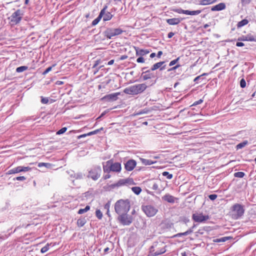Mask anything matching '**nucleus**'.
Wrapping results in <instances>:
<instances>
[{"instance_id":"obj_8","label":"nucleus","mask_w":256,"mask_h":256,"mask_svg":"<svg viewBox=\"0 0 256 256\" xmlns=\"http://www.w3.org/2000/svg\"><path fill=\"white\" fill-rule=\"evenodd\" d=\"M102 169L100 166H95L88 172L89 178L94 180H97L100 176Z\"/></svg>"},{"instance_id":"obj_35","label":"nucleus","mask_w":256,"mask_h":256,"mask_svg":"<svg viewBox=\"0 0 256 256\" xmlns=\"http://www.w3.org/2000/svg\"><path fill=\"white\" fill-rule=\"evenodd\" d=\"M52 164L50 163H46V162H40L38 164V166L39 168L42 167V166H45L46 168H50L52 166Z\"/></svg>"},{"instance_id":"obj_64","label":"nucleus","mask_w":256,"mask_h":256,"mask_svg":"<svg viewBox=\"0 0 256 256\" xmlns=\"http://www.w3.org/2000/svg\"><path fill=\"white\" fill-rule=\"evenodd\" d=\"M109 250H110L109 248L108 247H107L104 249V252L105 253H106L108 252Z\"/></svg>"},{"instance_id":"obj_5","label":"nucleus","mask_w":256,"mask_h":256,"mask_svg":"<svg viewBox=\"0 0 256 256\" xmlns=\"http://www.w3.org/2000/svg\"><path fill=\"white\" fill-rule=\"evenodd\" d=\"M231 210L232 216L234 220H238L242 217L244 212V206L238 204H234Z\"/></svg>"},{"instance_id":"obj_15","label":"nucleus","mask_w":256,"mask_h":256,"mask_svg":"<svg viewBox=\"0 0 256 256\" xmlns=\"http://www.w3.org/2000/svg\"><path fill=\"white\" fill-rule=\"evenodd\" d=\"M174 12L178 14H182L194 16L200 14L202 11L200 10L190 11L188 10H184L182 9H176L174 10Z\"/></svg>"},{"instance_id":"obj_63","label":"nucleus","mask_w":256,"mask_h":256,"mask_svg":"<svg viewBox=\"0 0 256 256\" xmlns=\"http://www.w3.org/2000/svg\"><path fill=\"white\" fill-rule=\"evenodd\" d=\"M156 56V53H154V52H152V54H150V58H154V57H155V56Z\"/></svg>"},{"instance_id":"obj_29","label":"nucleus","mask_w":256,"mask_h":256,"mask_svg":"<svg viewBox=\"0 0 256 256\" xmlns=\"http://www.w3.org/2000/svg\"><path fill=\"white\" fill-rule=\"evenodd\" d=\"M100 62H101L100 60H98L95 62L94 64V66H92V68H96V72H94V74H96V72H98V70H100V69L103 66H101L98 68H96V66L100 63Z\"/></svg>"},{"instance_id":"obj_19","label":"nucleus","mask_w":256,"mask_h":256,"mask_svg":"<svg viewBox=\"0 0 256 256\" xmlns=\"http://www.w3.org/2000/svg\"><path fill=\"white\" fill-rule=\"evenodd\" d=\"M238 40L256 42V38L254 36L251 34H248L246 36H242V37L239 38Z\"/></svg>"},{"instance_id":"obj_45","label":"nucleus","mask_w":256,"mask_h":256,"mask_svg":"<svg viewBox=\"0 0 256 256\" xmlns=\"http://www.w3.org/2000/svg\"><path fill=\"white\" fill-rule=\"evenodd\" d=\"M240 86L242 88H244L246 86V82L244 78H242L240 81Z\"/></svg>"},{"instance_id":"obj_52","label":"nucleus","mask_w":256,"mask_h":256,"mask_svg":"<svg viewBox=\"0 0 256 256\" xmlns=\"http://www.w3.org/2000/svg\"><path fill=\"white\" fill-rule=\"evenodd\" d=\"M86 136H90L89 132H88L87 134H82L78 136V139H80L81 138L86 137Z\"/></svg>"},{"instance_id":"obj_61","label":"nucleus","mask_w":256,"mask_h":256,"mask_svg":"<svg viewBox=\"0 0 256 256\" xmlns=\"http://www.w3.org/2000/svg\"><path fill=\"white\" fill-rule=\"evenodd\" d=\"M114 60H110V61H109L108 63V65H112L114 64Z\"/></svg>"},{"instance_id":"obj_1","label":"nucleus","mask_w":256,"mask_h":256,"mask_svg":"<svg viewBox=\"0 0 256 256\" xmlns=\"http://www.w3.org/2000/svg\"><path fill=\"white\" fill-rule=\"evenodd\" d=\"M130 208V203L128 199L119 200L114 204V210L118 214L128 213Z\"/></svg>"},{"instance_id":"obj_36","label":"nucleus","mask_w":256,"mask_h":256,"mask_svg":"<svg viewBox=\"0 0 256 256\" xmlns=\"http://www.w3.org/2000/svg\"><path fill=\"white\" fill-rule=\"evenodd\" d=\"M96 216L98 220H101L103 216L102 213L100 210L98 209L96 210Z\"/></svg>"},{"instance_id":"obj_14","label":"nucleus","mask_w":256,"mask_h":256,"mask_svg":"<svg viewBox=\"0 0 256 256\" xmlns=\"http://www.w3.org/2000/svg\"><path fill=\"white\" fill-rule=\"evenodd\" d=\"M127 184H134L133 180L132 178L121 179L117 183L108 186V187L110 188H114L116 187H119Z\"/></svg>"},{"instance_id":"obj_6","label":"nucleus","mask_w":256,"mask_h":256,"mask_svg":"<svg viewBox=\"0 0 256 256\" xmlns=\"http://www.w3.org/2000/svg\"><path fill=\"white\" fill-rule=\"evenodd\" d=\"M23 16V13L20 10H17L8 18L10 24L12 26L16 25L20 22Z\"/></svg>"},{"instance_id":"obj_57","label":"nucleus","mask_w":256,"mask_h":256,"mask_svg":"<svg viewBox=\"0 0 256 256\" xmlns=\"http://www.w3.org/2000/svg\"><path fill=\"white\" fill-rule=\"evenodd\" d=\"M174 34L173 32H170L168 34V38H171L174 36Z\"/></svg>"},{"instance_id":"obj_40","label":"nucleus","mask_w":256,"mask_h":256,"mask_svg":"<svg viewBox=\"0 0 256 256\" xmlns=\"http://www.w3.org/2000/svg\"><path fill=\"white\" fill-rule=\"evenodd\" d=\"M49 246H50V244H47L44 246L43 248H41L40 252L42 253H44V252H46L49 250Z\"/></svg>"},{"instance_id":"obj_46","label":"nucleus","mask_w":256,"mask_h":256,"mask_svg":"<svg viewBox=\"0 0 256 256\" xmlns=\"http://www.w3.org/2000/svg\"><path fill=\"white\" fill-rule=\"evenodd\" d=\"M17 180L23 181L26 180V178L24 176H17L15 178H14V180Z\"/></svg>"},{"instance_id":"obj_50","label":"nucleus","mask_w":256,"mask_h":256,"mask_svg":"<svg viewBox=\"0 0 256 256\" xmlns=\"http://www.w3.org/2000/svg\"><path fill=\"white\" fill-rule=\"evenodd\" d=\"M208 198H210V200H214L216 198L217 195L216 194H210L208 196Z\"/></svg>"},{"instance_id":"obj_43","label":"nucleus","mask_w":256,"mask_h":256,"mask_svg":"<svg viewBox=\"0 0 256 256\" xmlns=\"http://www.w3.org/2000/svg\"><path fill=\"white\" fill-rule=\"evenodd\" d=\"M56 64H53L52 66H50V67L48 68H46V70L44 72H43V74H44V75H45V74H48V72H50L52 70V68L53 67L55 66H56Z\"/></svg>"},{"instance_id":"obj_41","label":"nucleus","mask_w":256,"mask_h":256,"mask_svg":"<svg viewBox=\"0 0 256 256\" xmlns=\"http://www.w3.org/2000/svg\"><path fill=\"white\" fill-rule=\"evenodd\" d=\"M102 130H103V128H100L97 129L94 131L90 132H89V134H90V136L96 134Z\"/></svg>"},{"instance_id":"obj_11","label":"nucleus","mask_w":256,"mask_h":256,"mask_svg":"<svg viewBox=\"0 0 256 256\" xmlns=\"http://www.w3.org/2000/svg\"><path fill=\"white\" fill-rule=\"evenodd\" d=\"M32 168L30 166H18L9 170L6 174H12L20 173V172H26L30 170Z\"/></svg>"},{"instance_id":"obj_17","label":"nucleus","mask_w":256,"mask_h":256,"mask_svg":"<svg viewBox=\"0 0 256 256\" xmlns=\"http://www.w3.org/2000/svg\"><path fill=\"white\" fill-rule=\"evenodd\" d=\"M108 6H105L104 7V8L101 10L98 16L92 22V26L96 25L99 22L102 18V16L104 14V10H106Z\"/></svg>"},{"instance_id":"obj_4","label":"nucleus","mask_w":256,"mask_h":256,"mask_svg":"<svg viewBox=\"0 0 256 256\" xmlns=\"http://www.w3.org/2000/svg\"><path fill=\"white\" fill-rule=\"evenodd\" d=\"M166 251V246L164 243H156L150 248L148 256H156L164 253Z\"/></svg>"},{"instance_id":"obj_33","label":"nucleus","mask_w":256,"mask_h":256,"mask_svg":"<svg viewBox=\"0 0 256 256\" xmlns=\"http://www.w3.org/2000/svg\"><path fill=\"white\" fill-rule=\"evenodd\" d=\"M141 162L144 165H150L154 164V162L152 160L144 158H142Z\"/></svg>"},{"instance_id":"obj_22","label":"nucleus","mask_w":256,"mask_h":256,"mask_svg":"<svg viewBox=\"0 0 256 256\" xmlns=\"http://www.w3.org/2000/svg\"><path fill=\"white\" fill-rule=\"evenodd\" d=\"M182 19L179 18H172L166 20L167 23L170 25H176L180 22Z\"/></svg>"},{"instance_id":"obj_39","label":"nucleus","mask_w":256,"mask_h":256,"mask_svg":"<svg viewBox=\"0 0 256 256\" xmlns=\"http://www.w3.org/2000/svg\"><path fill=\"white\" fill-rule=\"evenodd\" d=\"M244 175H245V174L242 172H235L234 174V176L236 178H242L244 176Z\"/></svg>"},{"instance_id":"obj_49","label":"nucleus","mask_w":256,"mask_h":256,"mask_svg":"<svg viewBox=\"0 0 256 256\" xmlns=\"http://www.w3.org/2000/svg\"><path fill=\"white\" fill-rule=\"evenodd\" d=\"M179 58H178L176 59L171 61L169 64V66H174V64H175L177 62Z\"/></svg>"},{"instance_id":"obj_62","label":"nucleus","mask_w":256,"mask_h":256,"mask_svg":"<svg viewBox=\"0 0 256 256\" xmlns=\"http://www.w3.org/2000/svg\"><path fill=\"white\" fill-rule=\"evenodd\" d=\"M64 84V82L62 81L58 80L56 82V84H57L58 85H61V84Z\"/></svg>"},{"instance_id":"obj_20","label":"nucleus","mask_w":256,"mask_h":256,"mask_svg":"<svg viewBox=\"0 0 256 256\" xmlns=\"http://www.w3.org/2000/svg\"><path fill=\"white\" fill-rule=\"evenodd\" d=\"M164 63V62H160L154 64L151 68V70L154 71L158 68H160V70H164L166 66H162Z\"/></svg>"},{"instance_id":"obj_51","label":"nucleus","mask_w":256,"mask_h":256,"mask_svg":"<svg viewBox=\"0 0 256 256\" xmlns=\"http://www.w3.org/2000/svg\"><path fill=\"white\" fill-rule=\"evenodd\" d=\"M110 202H108L106 204H105L104 208L105 209H106L107 210H110Z\"/></svg>"},{"instance_id":"obj_56","label":"nucleus","mask_w":256,"mask_h":256,"mask_svg":"<svg viewBox=\"0 0 256 256\" xmlns=\"http://www.w3.org/2000/svg\"><path fill=\"white\" fill-rule=\"evenodd\" d=\"M194 227V226H193L192 228H190L188 230H186L188 234H190L193 232V228Z\"/></svg>"},{"instance_id":"obj_26","label":"nucleus","mask_w":256,"mask_h":256,"mask_svg":"<svg viewBox=\"0 0 256 256\" xmlns=\"http://www.w3.org/2000/svg\"><path fill=\"white\" fill-rule=\"evenodd\" d=\"M218 0H202L200 4L203 6L212 4L216 3Z\"/></svg>"},{"instance_id":"obj_44","label":"nucleus","mask_w":256,"mask_h":256,"mask_svg":"<svg viewBox=\"0 0 256 256\" xmlns=\"http://www.w3.org/2000/svg\"><path fill=\"white\" fill-rule=\"evenodd\" d=\"M188 234V232L187 231L184 232H180V233H178L176 234H175L174 237H180V236H186Z\"/></svg>"},{"instance_id":"obj_13","label":"nucleus","mask_w":256,"mask_h":256,"mask_svg":"<svg viewBox=\"0 0 256 256\" xmlns=\"http://www.w3.org/2000/svg\"><path fill=\"white\" fill-rule=\"evenodd\" d=\"M192 218L195 222L201 223L208 220L209 216L208 215H204L202 213H195L192 214Z\"/></svg>"},{"instance_id":"obj_21","label":"nucleus","mask_w":256,"mask_h":256,"mask_svg":"<svg viewBox=\"0 0 256 256\" xmlns=\"http://www.w3.org/2000/svg\"><path fill=\"white\" fill-rule=\"evenodd\" d=\"M151 71L152 70L150 69L143 72L144 75L142 78L144 80H149L154 77V74L151 72Z\"/></svg>"},{"instance_id":"obj_16","label":"nucleus","mask_w":256,"mask_h":256,"mask_svg":"<svg viewBox=\"0 0 256 256\" xmlns=\"http://www.w3.org/2000/svg\"><path fill=\"white\" fill-rule=\"evenodd\" d=\"M136 166V162L134 160H130L124 164V168L127 171L132 170Z\"/></svg>"},{"instance_id":"obj_47","label":"nucleus","mask_w":256,"mask_h":256,"mask_svg":"<svg viewBox=\"0 0 256 256\" xmlns=\"http://www.w3.org/2000/svg\"><path fill=\"white\" fill-rule=\"evenodd\" d=\"M41 102L44 104H46L48 102V99L46 98L42 97Z\"/></svg>"},{"instance_id":"obj_55","label":"nucleus","mask_w":256,"mask_h":256,"mask_svg":"<svg viewBox=\"0 0 256 256\" xmlns=\"http://www.w3.org/2000/svg\"><path fill=\"white\" fill-rule=\"evenodd\" d=\"M110 176H111L110 174H108L103 176V178L104 180H107L108 178H110Z\"/></svg>"},{"instance_id":"obj_28","label":"nucleus","mask_w":256,"mask_h":256,"mask_svg":"<svg viewBox=\"0 0 256 256\" xmlns=\"http://www.w3.org/2000/svg\"><path fill=\"white\" fill-rule=\"evenodd\" d=\"M248 23V20L244 19L242 20L239 22L237 24L236 26H237L238 28H240L243 26L246 25Z\"/></svg>"},{"instance_id":"obj_25","label":"nucleus","mask_w":256,"mask_h":256,"mask_svg":"<svg viewBox=\"0 0 256 256\" xmlns=\"http://www.w3.org/2000/svg\"><path fill=\"white\" fill-rule=\"evenodd\" d=\"M102 17L103 20L104 22H106L110 20L112 18L113 15L110 12H106V10H104V14Z\"/></svg>"},{"instance_id":"obj_53","label":"nucleus","mask_w":256,"mask_h":256,"mask_svg":"<svg viewBox=\"0 0 256 256\" xmlns=\"http://www.w3.org/2000/svg\"><path fill=\"white\" fill-rule=\"evenodd\" d=\"M206 75H207V74H206V73H204V74H202V75L196 76V77L194 79V82H196V81L200 79V76H206Z\"/></svg>"},{"instance_id":"obj_48","label":"nucleus","mask_w":256,"mask_h":256,"mask_svg":"<svg viewBox=\"0 0 256 256\" xmlns=\"http://www.w3.org/2000/svg\"><path fill=\"white\" fill-rule=\"evenodd\" d=\"M203 101L204 100L202 99H200L194 102V104L192 105V106H196L198 104H200L203 102Z\"/></svg>"},{"instance_id":"obj_18","label":"nucleus","mask_w":256,"mask_h":256,"mask_svg":"<svg viewBox=\"0 0 256 256\" xmlns=\"http://www.w3.org/2000/svg\"><path fill=\"white\" fill-rule=\"evenodd\" d=\"M226 8V4L224 2H220L211 8L212 11H220L224 10Z\"/></svg>"},{"instance_id":"obj_27","label":"nucleus","mask_w":256,"mask_h":256,"mask_svg":"<svg viewBox=\"0 0 256 256\" xmlns=\"http://www.w3.org/2000/svg\"><path fill=\"white\" fill-rule=\"evenodd\" d=\"M232 238L230 236H224L221 238H216L213 240V242H224L228 240L232 239Z\"/></svg>"},{"instance_id":"obj_38","label":"nucleus","mask_w":256,"mask_h":256,"mask_svg":"<svg viewBox=\"0 0 256 256\" xmlns=\"http://www.w3.org/2000/svg\"><path fill=\"white\" fill-rule=\"evenodd\" d=\"M28 70V67L26 66H21L20 67H18L16 69V72H22L24 70Z\"/></svg>"},{"instance_id":"obj_10","label":"nucleus","mask_w":256,"mask_h":256,"mask_svg":"<svg viewBox=\"0 0 256 256\" xmlns=\"http://www.w3.org/2000/svg\"><path fill=\"white\" fill-rule=\"evenodd\" d=\"M142 210L145 214L149 217L155 216L158 212V210L154 206L150 205H147L142 206Z\"/></svg>"},{"instance_id":"obj_23","label":"nucleus","mask_w":256,"mask_h":256,"mask_svg":"<svg viewBox=\"0 0 256 256\" xmlns=\"http://www.w3.org/2000/svg\"><path fill=\"white\" fill-rule=\"evenodd\" d=\"M162 200L170 203H174L175 201L174 198L170 194H166L162 198Z\"/></svg>"},{"instance_id":"obj_42","label":"nucleus","mask_w":256,"mask_h":256,"mask_svg":"<svg viewBox=\"0 0 256 256\" xmlns=\"http://www.w3.org/2000/svg\"><path fill=\"white\" fill-rule=\"evenodd\" d=\"M66 130L67 128L66 127L62 128L56 132V134L59 135L62 134L66 132Z\"/></svg>"},{"instance_id":"obj_12","label":"nucleus","mask_w":256,"mask_h":256,"mask_svg":"<svg viewBox=\"0 0 256 256\" xmlns=\"http://www.w3.org/2000/svg\"><path fill=\"white\" fill-rule=\"evenodd\" d=\"M127 213L119 214L118 220L123 225H129L132 221V218L130 216L126 214Z\"/></svg>"},{"instance_id":"obj_3","label":"nucleus","mask_w":256,"mask_h":256,"mask_svg":"<svg viewBox=\"0 0 256 256\" xmlns=\"http://www.w3.org/2000/svg\"><path fill=\"white\" fill-rule=\"evenodd\" d=\"M147 87L146 84H136L126 88L124 92L128 94L137 95L144 92Z\"/></svg>"},{"instance_id":"obj_31","label":"nucleus","mask_w":256,"mask_h":256,"mask_svg":"<svg viewBox=\"0 0 256 256\" xmlns=\"http://www.w3.org/2000/svg\"><path fill=\"white\" fill-rule=\"evenodd\" d=\"M132 190L135 194L138 195L141 192L142 190V188L139 186H134L132 188Z\"/></svg>"},{"instance_id":"obj_9","label":"nucleus","mask_w":256,"mask_h":256,"mask_svg":"<svg viewBox=\"0 0 256 256\" xmlns=\"http://www.w3.org/2000/svg\"><path fill=\"white\" fill-rule=\"evenodd\" d=\"M122 32L123 30L120 28H110L105 31V36L108 38H111L112 37L120 35Z\"/></svg>"},{"instance_id":"obj_32","label":"nucleus","mask_w":256,"mask_h":256,"mask_svg":"<svg viewBox=\"0 0 256 256\" xmlns=\"http://www.w3.org/2000/svg\"><path fill=\"white\" fill-rule=\"evenodd\" d=\"M248 144V140H244L243 142L238 144L236 145V148L237 150L242 148L244 146H245Z\"/></svg>"},{"instance_id":"obj_24","label":"nucleus","mask_w":256,"mask_h":256,"mask_svg":"<svg viewBox=\"0 0 256 256\" xmlns=\"http://www.w3.org/2000/svg\"><path fill=\"white\" fill-rule=\"evenodd\" d=\"M119 94H120L119 92H116V93L108 94V95L104 96L102 98V99L116 100L117 99L118 96Z\"/></svg>"},{"instance_id":"obj_58","label":"nucleus","mask_w":256,"mask_h":256,"mask_svg":"<svg viewBox=\"0 0 256 256\" xmlns=\"http://www.w3.org/2000/svg\"><path fill=\"white\" fill-rule=\"evenodd\" d=\"M128 58V56L126 55L122 56L120 58V60H124Z\"/></svg>"},{"instance_id":"obj_37","label":"nucleus","mask_w":256,"mask_h":256,"mask_svg":"<svg viewBox=\"0 0 256 256\" xmlns=\"http://www.w3.org/2000/svg\"><path fill=\"white\" fill-rule=\"evenodd\" d=\"M162 175L164 176H166V178L168 180H170L172 178L173 176L172 174H170L168 172H162Z\"/></svg>"},{"instance_id":"obj_34","label":"nucleus","mask_w":256,"mask_h":256,"mask_svg":"<svg viewBox=\"0 0 256 256\" xmlns=\"http://www.w3.org/2000/svg\"><path fill=\"white\" fill-rule=\"evenodd\" d=\"M90 209V206H86L84 208L80 209L78 212V213L80 214H82L84 212H87Z\"/></svg>"},{"instance_id":"obj_60","label":"nucleus","mask_w":256,"mask_h":256,"mask_svg":"<svg viewBox=\"0 0 256 256\" xmlns=\"http://www.w3.org/2000/svg\"><path fill=\"white\" fill-rule=\"evenodd\" d=\"M250 0H242V2L245 4H249L250 2Z\"/></svg>"},{"instance_id":"obj_54","label":"nucleus","mask_w":256,"mask_h":256,"mask_svg":"<svg viewBox=\"0 0 256 256\" xmlns=\"http://www.w3.org/2000/svg\"><path fill=\"white\" fill-rule=\"evenodd\" d=\"M244 46V44L242 42H237L236 43V46H237L238 47L243 46Z\"/></svg>"},{"instance_id":"obj_2","label":"nucleus","mask_w":256,"mask_h":256,"mask_svg":"<svg viewBox=\"0 0 256 256\" xmlns=\"http://www.w3.org/2000/svg\"><path fill=\"white\" fill-rule=\"evenodd\" d=\"M103 170L104 172H110L119 173L122 170V165L120 162H114L112 159L106 162V164L103 165Z\"/></svg>"},{"instance_id":"obj_30","label":"nucleus","mask_w":256,"mask_h":256,"mask_svg":"<svg viewBox=\"0 0 256 256\" xmlns=\"http://www.w3.org/2000/svg\"><path fill=\"white\" fill-rule=\"evenodd\" d=\"M86 223V220L85 218H80L77 220V225L78 227L83 226Z\"/></svg>"},{"instance_id":"obj_59","label":"nucleus","mask_w":256,"mask_h":256,"mask_svg":"<svg viewBox=\"0 0 256 256\" xmlns=\"http://www.w3.org/2000/svg\"><path fill=\"white\" fill-rule=\"evenodd\" d=\"M162 54V51H158L157 54V56L160 58Z\"/></svg>"},{"instance_id":"obj_7","label":"nucleus","mask_w":256,"mask_h":256,"mask_svg":"<svg viewBox=\"0 0 256 256\" xmlns=\"http://www.w3.org/2000/svg\"><path fill=\"white\" fill-rule=\"evenodd\" d=\"M134 48L136 52V56H138V58L136 59V62L141 64L144 63V56L148 54L150 51L148 50L142 49L137 46H134Z\"/></svg>"}]
</instances>
